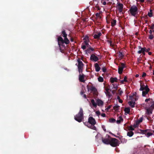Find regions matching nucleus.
<instances>
[{
  "label": "nucleus",
  "mask_w": 154,
  "mask_h": 154,
  "mask_svg": "<svg viewBox=\"0 0 154 154\" xmlns=\"http://www.w3.org/2000/svg\"><path fill=\"white\" fill-rule=\"evenodd\" d=\"M84 119L83 110L82 108H80L79 111L77 114L74 116V119L79 122H81Z\"/></svg>",
  "instance_id": "nucleus-1"
},
{
  "label": "nucleus",
  "mask_w": 154,
  "mask_h": 154,
  "mask_svg": "<svg viewBox=\"0 0 154 154\" xmlns=\"http://www.w3.org/2000/svg\"><path fill=\"white\" fill-rule=\"evenodd\" d=\"M128 12L129 14L135 17L138 13V9L136 6L134 5L131 7Z\"/></svg>",
  "instance_id": "nucleus-2"
},
{
  "label": "nucleus",
  "mask_w": 154,
  "mask_h": 154,
  "mask_svg": "<svg viewBox=\"0 0 154 154\" xmlns=\"http://www.w3.org/2000/svg\"><path fill=\"white\" fill-rule=\"evenodd\" d=\"M91 102L95 108H96L97 105L99 106H102L103 104V101L99 99H97L96 103L95 102L94 100V99L91 100Z\"/></svg>",
  "instance_id": "nucleus-3"
},
{
  "label": "nucleus",
  "mask_w": 154,
  "mask_h": 154,
  "mask_svg": "<svg viewBox=\"0 0 154 154\" xmlns=\"http://www.w3.org/2000/svg\"><path fill=\"white\" fill-rule=\"evenodd\" d=\"M83 123L85 125L87 126L88 127H90L88 126L89 123L92 125H94L96 124V122L94 119L92 117L90 116L89 117L88 122H83Z\"/></svg>",
  "instance_id": "nucleus-4"
},
{
  "label": "nucleus",
  "mask_w": 154,
  "mask_h": 154,
  "mask_svg": "<svg viewBox=\"0 0 154 154\" xmlns=\"http://www.w3.org/2000/svg\"><path fill=\"white\" fill-rule=\"evenodd\" d=\"M108 137L110 138L109 144L112 146L116 147L119 146L118 140L114 138L110 137L109 136Z\"/></svg>",
  "instance_id": "nucleus-5"
},
{
  "label": "nucleus",
  "mask_w": 154,
  "mask_h": 154,
  "mask_svg": "<svg viewBox=\"0 0 154 154\" xmlns=\"http://www.w3.org/2000/svg\"><path fill=\"white\" fill-rule=\"evenodd\" d=\"M77 62L78 63V68L79 72V73H82V72L84 64L80 59H78L77 60Z\"/></svg>",
  "instance_id": "nucleus-6"
},
{
  "label": "nucleus",
  "mask_w": 154,
  "mask_h": 154,
  "mask_svg": "<svg viewBox=\"0 0 154 154\" xmlns=\"http://www.w3.org/2000/svg\"><path fill=\"white\" fill-rule=\"evenodd\" d=\"M121 65L118 66V73L121 74L122 73L123 69L125 67V65L122 63H121Z\"/></svg>",
  "instance_id": "nucleus-7"
},
{
  "label": "nucleus",
  "mask_w": 154,
  "mask_h": 154,
  "mask_svg": "<svg viewBox=\"0 0 154 154\" xmlns=\"http://www.w3.org/2000/svg\"><path fill=\"white\" fill-rule=\"evenodd\" d=\"M123 6V5L122 4L119 3H117V5L116 6V8L119 11V13H120L122 12Z\"/></svg>",
  "instance_id": "nucleus-8"
},
{
  "label": "nucleus",
  "mask_w": 154,
  "mask_h": 154,
  "mask_svg": "<svg viewBox=\"0 0 154 154\" xmlns=\"http://www.w3.org/2000/svg\"><path fill=\"white\" fill-rule=\"evenodd\" d=\"M140 88L139 89V90L140 91H143L144 90H147L149 91L150 89L149 88L148 86L146 85L145 86L144 85H140Z\"/></svg>",
  "instance_id": "nucleus-9"
},
{
  "label": "nucleus",
  "mask_w": 154,
  "mask_h": 154,
  "mask_svg": "<svg viewBox=\"0 0 154 154\" xmlns=\"http://www.w3.org/2000/svg\"><path fill=\"white\" fill-rule=\"evenodd\" d=\"M90 59L93 61L96 62L98 60L99 58L97 56H95L94 54H92L91 55Z\"/></svg>",
  "instance_id": "nucleus-10"
},
{
  "label": "nucleus",
  "mask_w": 154,
  "mask_h": 154,
  "mask_svg": "<svg viewBox=\"0 0 154 154\" xmlns=\"http://www.w3.org/2000/svg\"><path fill=\"white\" fill-rule=\"evenodd\" d=\"M58 45L60 46L62 45L63 46V40L61 37H59L58 38Z\"/></svg>",
  "instance_id": "nucleus-11"
},
{
  "label": "nucleus",
  "mask_w": 154,
  "mask_h": 154,
  "mask_svg": "<svg viewBox=\"0 0 154 154\" xmlns=\"http://www.w3.org/2000/svg\"><path fill=\"white\" fill-rule=\"evenodd\" d=\"M138 48L140 50L137 51L138 54H140L144 52H145V47L142 48L140 46H139Z\"/></svg>",
  "instance_id": "nucleus-12"
},
{
  "label": "nucleus",
  "mask_w": 154,
  "mask_h": 154,
  "mask_svg": "<svg viewBox=\"0 0 154 154\" xmlns=\"http://www.w3.org/2000/svg\"><path fill=\"white\" fill-rule=\"evenodd\" d=\"M110 138H102V141L103 143L106 144H109L110 143Z\"/></svg>",
  "instance_id": "nucleus-13"
},
{
  "label": "nucleus",
  "mask_w": 154,
  "mask_h": 154,
  "mask_svg": "<svg viewBox=\"0 0 154 154\" xmlns=\"http://www.w3.org/2000/svg\"><path fill=\"white\" fill-rule=\"evenodd\" d=\"M84 75L83 74L81 75L80 73V74L79 76V81L81 82H85V81L84 80Z\"/></svg>",
  "instance_id": "nucleus-14"
},
{
  "label": "nucleus",
  "mask_w": 154,
  "mask_h": 154,
  "mask_svg": "<svg viewBox=\"0 0 154 154\" xmlns=\"http://www.w3.org/2000/svg\"><path fill=\"white\" fill-rule=\"evenodd\" d=\"M94 50V49L93 48L90 47L86 50L85 51L86 53L87 54L88 53L90 54L91 53V51H93Z\"/></svg>",
  "instance_id": "nucleus-15"
},
{
  "label": "nucleus",
  "mask_w": 154,
  "mask_h": 154,
  "mask_svg": "<svg viewBox=\"0 0 154 154\" xmlns=\"http://www.w3.org/2000/svg\"><path fill=\"white\" fill-rule=\"evenodd\" d=\"M94 67L96 72H98L100 71V68L97 63H96L95 64Z\"/></svg>",
  "instance_id": "nucleus-16"
},
{
  "label": "nucleus",
  "mask_w": 154,
  "mask_h": 154,
  "mask_svg": "<svg viewBox=\"0 0 154 154\" xmlns=\"http://www.w3.org/2000/svg\"><path fill=\"white\" fill-rule=\"evenodd\" d=\"M101 33L99 32L97 34H96L94 35V37L95 39L99 38L100 36L101 35Z\"/></svg>",
  "instance_id": "nucleus-17"
},
{
  "label": "nucleus",
  "mask_w": 154,
  "mask_h": 154,
  "mask_svg": "<svg viewBox=\"0 0 154 154\" xmlns=\"http://www.w3.org/2000/svg\"><path fill=\"white\" fill-rule=\"evenodd\" d=\"M110 81L111 83H113L114 82H117V79L116 77H111L110 78Z\"/></svg>",
  "instance_id": "nucleus-18"
},
{
  "label": "nucleus",
  "mask_w": 154,
  "mask_h": 154,
  "mask_svg": "<svg viewBox=\"0 0 154 154\" xmlns=\"http://www.w3.org/2000/svg\"><path fill=\"white\" fill-rule=\"evenodd\" d=\"M123 120V119L121 116H120L119 117L118 119L116 121V122L117 124H119L121 122H122Z\"/></svg>",
  "instance_id": "nucleus-19"
},
{
  "label": "nucleus",
  "mask_w": 154,
  "mask_h": 154,
  "mask_svg": "<svg viewBox=\"0 0 154 154\" xmlns=\"http://www.w3.org/2000/svg\"><path fill=\"white\" fill-rule=\"evenodd\" d=\"M90 89L91 91L94 92H95L97 91V90L96 88L95 87L93 86H90Z\"/></svg>",
  "instance_id": "nucleus-20"
},
{
  "label": "nucleus",
  "mask_w": 154,
  "mask_h": 154,
  "mask_svg": "<svg viewBox=\"0 0 154 154\" xmlns=\"http://www.w3.org/2000/svg\"><path fill=\"white\" fill-rule=\"evenodd\" d=\"M129 105L132 107L133 108L135 106V102H133L132 101L129 102Z\"/></svg>",
  "instance_id": "nucleus-21"
},
{
  "label": "nucleus",
  "mask_w": 154,
  "mask_h": 154,
  "mask_svg": "<svg viewBox=\"0 0 154 154\" xmlns=\"http://www.w3.org/2000/svg\"><path fill=\"white\" fill-rule=\"evenodd\" d=\"M63 44L65 43L66 44H68L69 43V41L66 37H65L63 40Z\"/></svg>",
  "instance_id": "nucleus-22"
},
{
  "label": "nucleus",
  "mask_w": 154,
  "mask_h": 154,
  "mask_svg": "<svg viewBox=\"0 0 154 154\" xmlns=\"http://www.w3.org/2000/svg\"><path fill=\"white\" fill-rule=\"evenodd\" d=\"M147 112H146V114L147 115H150L152 113V109H151L149 108L148 109H147L146 110Z\"/></svg>",
  "instance_id": "nucleus-23"
},
{
  "label": "nucleus",
  "mask_w": 154,
  "mask_h": 154,
  "mask_svg": "<svg viewBox=\"0 0 154 154\" xmlns=\"http://www.w3.org/2000/svg\"><path fill=\"white\" fill-rule=\"evenodd\" d=\"M142 91H142V95L143 97H145L146 96V94H147L149 92V91L145 90H143Z\"/></svg>",
  "instance_id": "nucleus-24"
},
{
  "label": "nucleus",
  "mask_w": 154,
  "mask_h": 154,
  "mask_svg": "<svg viewBox=\"0 0 154 154\" xmlns=\"http://www.w3.org/2000/svg\"><path fill=\"white\" fill-rule=\"evenodd\" d=\"M134 133L132 131H130L127 133V135L129 137H132L134 135Z\"/></svg>",
  "instance_id": "nucleus-25"
},
{
  "label": "nucleus",
  "mask_w": 154,
  "mask_h": 154,
  "mask_svg": "<svg viewBox=\"0 0 154 154\" xmlns=\"http://www.w3.org/2000/svg\"><path fill=\"white\" fill-rule=\"evenodd\" d=\"M116 20H112L111 22V26L112 27L116 25Z\"/></svg>",
  "instance_id": "nucleus-26"
},
{
  "label": "nucleus",
  "mask_w": 154,
  "mask_h": 154,
  "mask_svg": "<svg viewBox=\"0 0 154 154\" xmlns=\"http://www.w3.org/2000/svg\"><path fill=\"white\" fill-rule=\"evenodd\" d=\"M130 109L128 107H126L124 109V111L125 113L129 114L130 112Z\"/></svg>",
  "instance_id": "nucleus-27"
},
{
  "label": "nucleus",
  "mask_w": 154,
  "mask_h": 154,
  "mask_svg": "<svg viewBox=\"0 0 154 154\" xmlns=\"http://www.w3.org/2000/svg\"><path fill=\"white\" fill-rule=\"evenodd\" d=\"M105 93L106 96H108V97L109 98L111 97L112 95L110 94V92L109 91H105Z\"/></svg>",
  "instance_id": "nucleus-28"
},
{
  "label": "nucleus",
  "mask_w": 154,
  "mask_h": 154,
  "mask_svg": "<svg viewBox=\"0 0 154 154\" xmlns=\"http://www.w3.org/2000/svg\"><path fill=\"white\" fill-rule=\"evenodd\" d=\"M62 36L64 38L66 37L67 34H66V32L64 30H63L62 32Z\"/></svg>",
  "instance_id": "nucleus-29"
},
{
  "label": "nucleus",
  "mask_w": 154,
  "mask_h": 154,
  "mask_svg": "<svg viewBox=\"0 0 154 154\" xmlns=\"http://www.w3.org/2000/svg\"><path fill=\"white\" fill-rule=\"evenodd\" d=\"M84 43L85 45L86 46H89V44H88V40H85V41H84Z\"/></svg>",
  "instance_id": "nucleus-30"
},
{
  "label": "nucleus",
  "mask_w": 154,
  "mask_h": 154,
  "mask_svg": "<svg viewBox=\"0 0 154 154\" xmlns=\"http://www.w3.org/2000/svg\"><path fill=\"white\" fill-rule=\"evenodd\" d=\"M148 15L150 17H151L152 16V10L150 9L149 12L148 14Z\"/></svg>",
  "instance_id": "nucleus-31"
},
{
  "label": "nucleus",
  "mask_w": 154,
  "mask_h": 154,
  "mask_svg": "<svg viewBox=\"0 0 154 154\" xmlns=\"http://www.w3.org/2000/svg\"><path fill=\"white\" fill-rule=\"evenodd\" d=\"M140 132L141 133L143 134H146L147 131H148V129H146L145 130H143L142 129H140Z\"/></svg>",
  "instance_id": "nucleus-32"
},
{
  "label": "nucleus",
  "mask_w": 154,
  "mask_h": 154,
  "mask_svg": "<svg viewBox=\"0 0 154 154\" xmlns=\"http://www.w3.org/2000/svg\"><path fill=\"white\" fill-rule=\"evenodd\" d=\"M118 56L120 58L122 59L124 57V55L123 54L122 52H119L118 54Z\"/></svg>",
  "instance_id": "nucleus-33"
},
{
  "label": "nucleus",
  "mask_w": 154,
  "mask_h": 154,
  "mask_svg": "<svg viewBox=\"0 0 154 154\" xmlns=\"http://www.w3.org/2000/svg\"><path fill=\"white\" fill-rule=\"evenodd\" d=\"M98 81L100 82H102L103 81V79L101 76L99 77L98 78Z\"/></svg>",
  "instance_id": "nucleus-34"
},
{
  "label": "nucleus",
  "mask_w": 154,
  "mask_h": 154,
  "mask_svg": "<svg viewBox=\"0 0 154 154\" xmlns=\"http://www.w3.org/2000/svg\"><path fill=\"white\" fill-rule=\"evenodd\" d=\"M116 120L114 118H111L109 119V122L111 123H114L116 122Z\"/></svg>",
  "instance_id": "nucleus-35"
},
{
  "label": "nucleus",
  "mask_w": 154,
  "mask_h": 154,
  "mask_svg": "<svg viewBox=\"0 0 154 154\" xmlns=\"http://www.w3.org/2000/svg\"><path fill=\"white\" fill-rule=\"evenodd\" d=\"M119 106L117 104L114 106L113 107V109H114L115 110H117L119 108Z\"/></svg>",
  "instance_id": "nucleus-36"
},
{
  "label": "nucleus",
  "mask_w": 154,
  "mask_h": 154,
  "mask_svg": "<svg viewBox=\"0 0 154 154\" xmlns=\"http://www.w3.org/2000/svg\"><path fill=\"white\" fill-rule=\"evenodd\" d=\"M154 38V36L153 35L151 34L149 36V38L150 39L152 40Z\"/></svg>",
  "instance_id": "nucleus-37"
},
{
  "label": "nucleus",
  "mask_w": 154,
  "mask_h": 154,
  "mask_svg": "<svg viewBox=\"0 0 154 154\" xmlns=\"http://www.w3.org/2000/svg\"><path fill=\"white\" fill-rule=\"evenodd\" d=\"M143 120V117H141L140 118H139V119L138 120V121L137 122L138 123H140L142 122Z\"/></svg>",
  "instance_id": "nucleus-38"
},
{
  "label": "nucleus",
  "mask_w": 154,
  "mask_h": 154,
  "mask_svg": "<svg viewBox=\"0 0 154 154\" xmlns=\"http://www.w3.org/2000/svg\"><path fill=\"white\" fill-rule=\"evenodd\" d=\"M129 130L132 131H134V128L132 127V125L129 126Z\"/></svg>",
  "instance_id": "nucleus-39"
},
{
  "label": "nucleus",
  "mask_w": 154,
  "mask_h": 154,
  "mask_svg": "<svg viewBox=\"0 0 154 154\" xmlns=\"http://www.w3.org/2000/svg\"><path fill=\"white\" fill-rule=\"evenodd\" d=\"M113 88L114 89L116 90L117 89V85L116 84H113Z\"/></svg>",
  "instance_id": "nucleus-40"
},
{
  "label": "nucleus",
  "mask_w": 154,
  "mask_h": 154,
  "mask_svg": "<svg viewBox=\"0 0 154 154\" xmlns=\"http://www.w3.org/2000/svg\"><path fill=\"white\" fill-rule=\"evenodd\" d=\"M95 15L97 18H100L101 17L100 15V13H97Z\"/></svg>",
  "instance_id": "nucleus-41"
},
{
  "label": "nucleus",
  "mask_w": 154,
  "mask_h": 154,
  "mask_svg": "<svg viewBox=\"0 0 154 154\" xmlns=\"http://www.w3.org/2000/svg\"><path fill=\"white\" fill-rule=\"evenodd\" d=\"M149 26L150 27V29H153L154 28V24H152L151 26L149 25Z\"/></svg>",
  "instance_id": "nucleus-42"
},
{
  "label": "nucleus",
  "mask_w": 154,
  "mask_h": 154,
  "mask_svg": "<svg viewBox=\"0 0 154 154\" xmlns=\"http://www.w3.org/2000/svg\"><path fill=\"white\" fill-rule=\"evenodd\" d=\"M81 48L83 50H85L86 48V46L85 45H83V43L82 45Z\"/></svg>",
  "instance_id": "nucleus-43"
},
{
  "label": "nucleus",
  "mask_w": 154,
  "mask_h": 154,
  "mask_svg": "<svg viewBox=\"0 0 154 154\" xmlns=\"http://www.w3.org/2000/svg\"><path fill=\"white\" fill-rule=\"evenodd\" d=\"M152 133H151V132H148L146 134V135L148 137H149L150 136H151L152 135Z\"/></svg>",
  "instance_id": "nucleus-44"
},
{
  "label": "nucleus",
  "mask_w": 154,
  "mask_h": 154,
  "mask_svg": "<svg viewBox=\"0 0 154 154\" xmlns=\"http://www.w3.org/2000/svg\"><path fill=\"white\" fill-rule=\"evenodd\" d=\"M91 128L96 130V128L94 125H92L91 127H90Z\"/></svg>",
  "instance_id": "nucleus-45"
},
{
  "label": "nucleus",
  "mask_w": 154,
  "mask_h": 154,
  "mask_svg": "<svg viewBox=\"0 0 154 154\" xmlns=\"http://www.w3.org/2000/svg\"><path fill=\"white\" fill-rule=\"evenodd\" d=\"M138 123L137 122H136V124H134V125H133V127H134V128H136L137 127L138 125Z\"/></svg>",
  "instance_id": "nucleus-46"
},
{
  "label": "nucleus",
  "mask_w": 154,
  "mask_h": 154,
  "mask_svg": "<svg viewBox=\"0 0 154 154\" xmlns=\"http://www.w3.org/2000/svg\"><path fill=\"white\" fill-rule=\"evenodd\" d=\"M127 77L125 76L124 77L123 81H125V82H128V81L127 80Z\"/></svg>",
  "instance_id": "nucleus-47"
},
{
  "label": "nucleus",
  "mask_w": 154,
  "mask_h": 154,
  "mask_svg": "<svg viewBox=\"0 0 154 154\" xmlns=\"http://www.w3.org/2000/svg\"><path fill=\"white\" fill-rule=\"evenodd\" d=\"M103 71L104 72H105L106 71V69L105 67H103L102 68Z\"/></svg>",
  "instance_id": "nucleus-48"
},
{
  "label": "nucleus",
  "mask_w": 154,
  "mask_h": 154,
  "mask_svg": "<svg viewBox=\"0 0 154 154\" xmlns=\"http://www.w3.org/2000/svg\"><path fill=\"white\" fill-rule=\"evenodd\" d=\"M119 95H121L123 93V92L122 91H120L119 90Z\"/></svg>",
  "instance_id": "nucleus-49"
},
{
  "label": "nucleus",
  "mask_w": 154,
  "mask_h": 154,
  "mask_svg": "<svg viewBox=\"0 0 154 154\" xmlns=\"http://www.w3.org/2000/svg\"><path fill=\"white\" fill-rule=\"evenodd\" d=\"M150 50V48H148L147 49H146H146H145V52H148Z\"/></svg>",
  "instance_id": "nucleus-50"
},
{
  "label": "nucleus",
  "mask_w": 154,
  "mask_h": 154,
  "mask_svg": "<svg viewBox=\"0 0 154 154\" xmlns=\"http://www.w3.org/2000/svg\"><path fill=\"white\" fill-rule=\"evenodd\" d=\"M107 42H108L109 43H110V45L112 46V42L110 40H108Z\"/></svg>",
  "instance_id": "nucleus-51"
},
{
  "label": "nucleus",
  "mask_w": 154,
  "mask_h": 154,
  "mask_svg": "<svg viewBox=\"0 0 154 154\" xmlns=\"http://www.w3.org/2000/svg\"><path fill=\"white\" fill-rule=\"evenodd\" d=\"M96 113L97 114V115L98 116H99V115H100V111H97L96 112Z\"/></svg>",
  "instance_id": "nucleus-52"
},
{
  "label": "nucleus",
  "mask_w": 154,
  "mask_h": 154,
  "mask_svg": "<svg viewBox=\"0 0 154 154\" xmlns=\"http://www.w3.org/2000/svg\"><path fill=\"white\" fill-rule=\"evenodd\" d=\"M151 99H150V98L146 99L145 100V101L146 102H148L149 101H150Z\"/></svg>",
  "instance_id": "nucleus-53"
},
{
  "label": "nucleus",
  "mask_w": 154,
  "mask_h": 154,
  "mask_svg": "<svg viewBox=\"0 0 154 154\" xmlns=\"http://www.w3.org/2000/svg\"><path fill=\"white\" fill-rule=\"evenodd\" d=\"M105 90L106 91H108L109 90L111 91V90L109 88H105Z\"/></svg>",
  "instance_id": "nucleus-54"
},
{
  "label": "nucleus",
  "mask_w": 154,
  "mask_h": 154,
  "mask_svg": "<svg viewBox=\"0 0 154 154\" xmlns=\"http://www.w3.org/2000/svg\"><path fill=\"white\" fill-rule=\"evenodd\" d=\"M101 2L103 3V5H106V2L104 1H103V2H102V0H101Z\"/></svg>",
  "instance_id": "nucleus-55"
},
{
  "label": "nucleus",
  "mask_w": 154,
  "mask_h": 154,
  "mask_svg": "<svg viewBox=\"0 0 154 154\" xmlns=\"http://www.w3.org/2000/svg\"><path fill=\"white\" fill-rule=\"evenodd\" d=\"M146 75V74L145 73V72H143L142 74V77H145Z\"/></svg>",
  "instance_id": "nucleus-56"
},
{
  "label": "nucleus",
  "mask_w": 154,
  "mask_h": 154,
  "mask_svg": "<svg viewBox=\"0 0 154 154\" xmlns=\"http://www.w3.org/2000/svg\"><path fill=\"white\" fill-rule=\"evenodd\" d=\"M151 107L153 109H154V102L151 105Z\"/></svg>",
  "instance_id": "nucleus-57"
},
{
  "label": "nucleus",
  "mask_w": 154,
  "mask_h": 154,
  "mask_svg": "<svg viewBox=\"0 0 154 154\" xmlns=\"http://www.w3.org/2000/svg\"><path fill=\"white\" fill-rule=\"evenodd\" d=\"M101 116L103 117H105L106 116V114L104 113H103L101 114Z\"/></svg>",
  "instance_id": "nucleus-58"
},
{
  "label": "nucleus",
  "mask_w": 154,
  "mask_h": 154,
  "mask_svg": "<svg viewBox=\"0 0 154 154\" xmlns=\"http://www.w3.org/2000/svg\"><path fill=\"white\" fill-rule=\"evenodd\" d=\"M84 91H82L80 92V94L81 95H82L84 94Z\"/></svg>",
  "instance_id": "nucleus-59"
},
{
  "label": "nucleus",
  "mask_w": 154,
  "mask_h": 154,
  "mask_svg": "<svg viewBox=\"0 0 154 154\" xmlns=\"http://www.w3.org/2000/svg\"><path fill=\"white\" fill-rule=\"evenodd\" d=\"M102 128H103L104 131L106 132V129L105 127L104 126H102Z\"/></svg>",
  "instance_id": "nucleus-60"
},
{
  "label": "nucleus",
  "mask_w": 154,
  "mask_h": 154,
  "mask_svg": "<svg viewBox=\"0 0 154 154\" xmlns=\"http://www.w3.org/2000/svg\"><path fill=\"white\" fill-rule=\"evenodd\" d=\"M136 94H137L136 92H135L133 94V96H135V97H137V96H136Z\"/></svg>",
  "instance_id": "nucleus-61"
},
{
  "label": "nucleus",
  "mask_w": 154,
  "mask_h": 154,
  "mask_svg": "<svg viewBox=\"0 0 154 154\" xmlns=\"http://www.w3.org/2000/svg\"><path fill=\"white\" fill-rule=\"evenodd\" d=\"M83 95V97L85 98V99H86L87 98V97H86V96L85 94H84L83 95Z\"/></svg>",
  "instance_id": "nucleus-62"
},
{
  "label": "nucleus",
  "mask_w": 154,
  "mask_h": 154,
  "mask_svg": "<svg viewBox=\"0 0 154 154\" xmlns=\"http://www.w3.org/2000/svg\"><path fill=\"white\" fill-rule=\"evenodd\" d=\"M70 40L71 42H73L74 41V39L72 38H71Z\"/></svg>",
  "instance_id": "nucleus-63"
},
{
  "label": "nucleus",
  "mask_w": 154,
  "mask_h": 154,
  "mask_svg": "<svg viewBox=\"0 0 154 154\" xmlns=\"http://www.w3.org/2000/svg\"><path fill=\"white\" fill-rule=\"evenodd\" d=\"M119 101L120 103H122L123 102L122 100L121 99H119Z\"/></svg>",
  "instance_id": "nucleus-64"
}]
</instances>
